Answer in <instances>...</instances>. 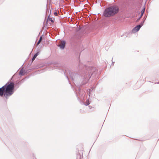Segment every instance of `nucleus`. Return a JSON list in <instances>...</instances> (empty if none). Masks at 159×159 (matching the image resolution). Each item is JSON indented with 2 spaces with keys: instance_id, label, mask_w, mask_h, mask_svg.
<instances>
[{
  "instance_id": "3",
  "label": "nucleus",
  "mask_w": 159,
  "mask_h": 159,
  "mask_svg": "<svg viewBox=\"0 0 159 159\" xmlns=\"http://www.w3.org/2000/svg\"><path fill=\"white\" fill-rule=\"evenodd\" d=\"M141 27L140 25H139L135 27L133 30V31L134 32H137L140 29Z\"/></svg>"
},
{
  "instance_id": "8",
  "label": "nucleus",
  "mask_w": 159,
  "mask_h": 159,
  "mask_svg": "<svg viewBox=\"0 0 159 159\" xmlns=\"http://www.w3.org/2000/svg\"><path fill=\"white\" fill-rule=\"evenodd\" d=\"M39 52H37L34 55L33 57L36 58L37 56L39 55Z\"/></svg>"
},
{
  "instance_id": "4",
  "label": "nucleus",
  "mask_w": 159,
  "mask_h": 159,
  "mask_svg": "<svg viewBox=\"0 0 159 159\" xmlns=\"http://www.w3.org/2000/svg\"><path fill=\"white\" fill-rule=\"evenodd\" d=\"M66 43L64 41H61L60 44L59 46L61 48L63 49L64 48L65 45Z\"/></svg>"
},
{
  "instance_id": "12",
  "label": "nucleus",
  "mask_w": 159,
  "mask_h": 159,
  "mask_svg": "<svg viewBox=\"0 0 159 159\" xmlns=\"http://www.w3.org/2000/svg\"><path fill=\"white\" fill-rule=\"evenodd\" d=\"M20 75H22V74L21 73V71H20Z\"/></svg>"
},
{
  "instance_id": "5",
  "label": "nucleus",
  "mask_w": 159,
  "mask_h": 159,
  "mask_svg": "<svg viewBox=\"0 0 159 159\" xmlns=\"http://www.w3.org/2000/svg\"><path fill=\"white\" fill-rule=\"evenodd\" d=\"M145 9L144 8L143 10H142L141 11V17H142L143 14V13L145 11Z\"/></svg>"
},
{
  "instance_id": "2",
  "label": "nucleus",
  "mask_w": 159,
  "mask_h": 159,
  "mask_svg": "<svg viewBox=\"0 0 159 159\" xmlns=\"http://www.w3.org/2000/svg\"><path fill=\"white\" fill-rule=\"evenodd\" d=\"M119 11L118 7L116 6H114L106 9L103 15L106 17L113 16L117 13Z\"/></svg>"
},
{
  "instance_id": "7",
  "label": "nucleus",
  "mask_w": 159,
  "mask_h": 159,
  "mask_svg": "<svg viewBox=\"0 0 159 159\" xmlns=\"http://www.w3.org/2000/svg\"><path fill=\"white\" fill-rule=\"evenodd\" d=\"M50 21H51L53 23L54 22V19H52V18H50L49 19Z\"/></svg>"
},
{
  "instance_id": "9",
  "label": "nucleus",
  "mask_w": 159,
  "mask_h": 159,
  "mask_svg": "<svg viewBox=\"0 0 159 159\" xmlns=\"http://www.w3.org/2000/svg\"><path fill=\"white\" fill-rule=\"evenodd\" d=\"M35 59V58L33 57L32 59V61H33Z\"/></svg>"
},
{
  "instance_id": "10",
  "label": "nucleus",
  "mask_w": 159,
  "mask_h": 159,
  "mask_svg": "<svg viewBox=\"0 0 159 159\" xmlns=\"http://www.w3.org/2000/svg\"><path fill=\"white\" fill-rule=\"evenodd\" d=\"M35 59V58L33 57L32 59V61H33Z\"/></svg>"
},
{
  "instance_id": "6",
  "label": "nucleus",
  "mask_w": 159,
  "mask_h": 159,
  "mask_svg": "<svg viewBox=\"0 0 159 159\" xmlns=\"http://www.w3.org/2000/svg\"><path fill=\"white\" fill-rule=\"evenodd\" d=\"M42 37L41 36L40 37V38L39 39V40L38 42L37 43V45H38V44H39L41 42V41H42Z\"/></svg>"
},
{
  "instance_id": "11",
  "label": "nucleus",
  "mask_w": 159,
  "mask_h": 159,
  "mask_svg": "<svg viewBox=\"0 0 159 159\" xmlns=\"http://www.w3.org/2000/svg\"><path fill=\"white\" fill-rule=\"evenodd\" d=\"M54 15H55V16H57V12H55V13H54Z\"/></svg>"
},
{
  "instance_id": "1",
  "label": "nucleus",
  "mask_w": 159,
  "mask_h": 159,
  "mask_svg": "<svg viewBox=\"0 0 159 159\" xmlns=\"http://www.w3.org/2000/svg\"><path fill=\"white\" fill-rule=\"evenodd\" d=\"M15 84L13 82L7 83L0 88V96L6 99L13 94L14 92Z\"/></svg>"
}]
</instances>
